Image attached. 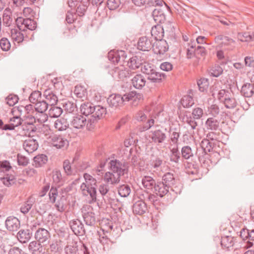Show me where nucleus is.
I'll return each mask as SVG.
<instances>
[{"label":"nucleus","mask_w":254,"mask_h":254,"mask_svg":"<svg viewBox=\"0 0 254 254\" xmlns=\"http://www.w3.org/2000/svg\"><path fill=\"white\" fill-rule=\"evenodd\" d=\"M48 103L45 100H40L35 104V110L39 113H44L48 108Z\"/></svg>","instance_id":"obj_47"},{"label":"nucleus","mask_w":254,"mask_h":254,"mask_svg":"<svg viewBox=\"0 0 254 254\" xmlns=\"http://www.w3.org/2000/svg\"><path fill=\"white\" fill-rule=\"evenodd\" d=\"M12 12L9 8H6L4 9L2 14L3 25L8 27L9 26L12 22Z\"/></svg>","instance_id":"obj_36"},{"label":"nucleus","mask_w":254,"mask_h":254,"mask_svg":"<svg viewBox=\"0 0 254 254\" xmlns=\"http://www.w3.org/2000/svg\"><path fill=\"white\" fill-rule=\"evenodd\" d=\"M146 137L151 139V142L156 144H161L164 142L167 138L166 133L160 129H152L146 134Z\"/></svg>","instance_id":"obj_4"},{"label":"nucleus","mask_w":254,"mask_h":254,"mask_svg":"<svg viewBox=\"0 0 254 254\" xmlns=\"http://www.w3.org/2000/svg\"><path fill=\"white\" fill-rule=\"evenodd\" d=\"M209 114L211 115L214 118L219 114L220 109L218 105L213 104L211 105L208 110Z\"/></svg>","instance_id":"obj_64"},{"label":"nucleus","mask_w":254,"mask_h":254,"mask_svg":"<svg viewBox=\"0 0 254 254\" xmlns=\"http://www.w3.org/2000/svg\"><path fill=\"white\" fill-rule=\"evenodd\" d=\"M17 23L18 24L21 23V25H19V26L22 27V31H25L26 29L33 30L37 27L36 22L34 20L29 18L23 19L19 17L17 19Z\"/></svg>","instance_id":"obj_12"},{"label":"nucleus","mask_w":254,"mask_h":254,"mask_svg":"<svg viewBox=\"0 0 254 254\" xmlns=\"http://www.w3.org/2000/svg\"><path fill=\"white\" fill-rule=\"evenodd\" d=\"M141 183L143 187L148 190L153 189L156 185L155 180L152 177L148 176L143 177Z\"/></svg>","instance_id":"obj_33"},{"label":"nucleus","mask_w":254,"mask_h":254,"mask_svg":"<svg viewBox=\"0 0 254 254\" xmlns=\"http://www.w3.org/2000/svg\"><path fill=\"white\" fill-rule=\"evenodd\" d=\"M142 94L137 93L136 91H131L125 94L123 96L120 95H112L108 99L109 107L112 110H115L121 107L125 101H132L134 106L137 105L138 102L142 100Z\"/></svg>","instance_id":"obj_1"},{"label":"nucleus","mask_w":254,"mask_h":254,"mask_svg":"<svg viewBox=\"0 0 254 254\" xmlns=\"http://www.w3.org/2000/svg\"><path fill=\"white\" fill-rule=\"evenodd\" d=\"M51 108L49 110V115L51 118H58L63 113V109L59 107L50 106Z\"/></svg>","instance_id":"obj_49"},{"label":"nucleus","mask_w":254,"mask_h":254,"mask_svg":"<svg viewBox=\"0 0 254 254\" xmlns=\"http://www.w3.org/2000/svg\"><path fill=\"white\" fill-rule=\"evenodd\" d=\"M153 51L154 54L158 55H163L169 49V46L165 40L156 41L153 45Z\"/></svg>","instance_id":"obj_9"},{"label":"nucleus","mask_w":254,"mask_h":254,"mask_svg":"<svg viewBox=\"0 0 254 254\" xmlns=\"http://www.w3.org/2000/svg\"><path fill=\"white\" fill-rule=\"evenodd\" d=\"M171 140L176 146L178 145L179 138L180 137V132L177 131L176 129H171Z\"/></svg>","instance_id":"obj_61"},{"label":"nucleus","mask_w":254,"mask_h":254,"mask_svg":"<svg viewBox=\"0 0 254 254\" xmlns=\"http://www.w3.org/2000/svg\"><path fill=\"white\" fill-rule=\"evenodd\" d=\"M223 104L227 109H233L238 105V102L232 94L223 103Z\"/></svg>","instance_id":"obj_43"},{"label":"nucleus","mask_w":254,"mask_h":254,"mask_svg":"<svg viewBox=\"0 0 254 254\" xmlns=\"http://www.w3.org/2000/svg\"><path fill=\"white\" fill-rule=\"evenodd\" d=\"M23 147L26 152L31 153L37 149L38 143L36 139L29 138L24 141Z\"/></svg>","instance_id":"obj_15"},{"label":"nucleus","mask_w":254,"mask_h":254,"mask_svg":"<svg viewBox=\"0 0 254 254\" xmlns=\"http://www.w3.org/2000/svg\"><path fill=\"white\" fill-rule=\"evenodd\" d=\"M86 124V119L81 115H77L73 117L71 121V125L77 129L83 128Z\"/></svg>","instance_id":"obj_18"},{"label":"nucleus","mask_w":254,"mask_h":254,"mask_svg":"<svg viewBox=\"0 0 254 254\" xmlns=\"http://www.w3.org/2000/svg\"><path fill=\"white\" fill-rule=\"evenodd\" d=\"M74 93L77 97L79 98L85 97L87 94L86 89L80 85L75 86Z\"/></svg>","instance_id":"obj_55"},{"label":"nucleus","mask_w":254,"mask_h":254,"mask_svg":"<svg viewBox=\"0 0 254 254\" xmlns=\"http://www.w3.org/2000/svg\"><path fill=\"white\" fill-rule=\"evenodd\" d=\"M98 190L105 202L111 203L116 197L115 192L110 190L107 184H101L99 186Z\"/></svg>","instance_id":"obj_6"},{"label":"nucleus","mask_w":254,"mask_h":254,"mask_svg":"<svg viewBox=\"0 0 254 254\" xmlns=\"http://www.w3.org/2000/svg\"><path fill=\"white\" fill-rule=\"evenodd\" d=\"M181 103L184 108H190L194 104V100L191 96L186 95L182 99Z\"/></svg>","instance_id":"obj_53"},{"label":"nucleus","mask_w":254,"mask_h":254,"mask_svg":"<svg viewBox=\"0 0 254 254\" xmlns=\"http://www.w3.org/2000/svg\"><path fill=\"white\" fill-rule=\"evenodd\" d=\"M147 210L146 202L142 200H138L135 202L132 206V211L134 214L139 215L145 213Z\"/></svg>","instance_id":"obj_17"},{"label":"nucleus","mask_w":254,"mask_h":254,"mask_svg":"<svg viewBox=\"0 0 254 254\" xmlns=\"http://www.w3.org/2000/svg\"><path fill=\"white\" fill-rule=\"evenodd\" d=\"M52 144L57 148H61L68 145L67 139L62 136L54 135L51 138Z\"/></svg>","instance_id":"obj_24"},{"label":"nucleus","mask_w":254,"mask_h":254,"mask_svg":"<svg viewBox=\"0 0 254 254\" xmlns=\"http://www.w3.org/2000/svg\"><path fill=\"white\" fill-rule=\"evenodd\" d=\"M55 128L59 131H63L66 130L69 127V124L66 119L64 118H60L57 119L54 122Z\"/></svg>","instance_id":"obj_34"},{"label":"nucleus","mask_w":254,"mask_h":254,"mask_svg":"<svg viewBox=\"0 0 254 254\" xmlns=\"http://www.w3.org/2000/svg\"><path fill=\"white\" fill-rule=\"evenodd\" d=\"M0 46L4 51H7L10 48V43L9 40L6 38H2L0 40Z\"/></svg>","instance_id":"obj_62"},{"label":"nucleus","mask_w":254,"mask_h":254,"mask_svg":"<svg viewBox=\"0 0 254 254\" xmlns=\"http://www.w3.org/2000/svg\"><path fill=\"white\" fill-rule=\"evenodd\" d=\"M197 85L199 90L201 92H204L207 90L208 87V80L206 78H201L197 81Z\"/></svg>","instance_id":"obj_58"},{"label":"nucleus","mask_w":254,"mask_h":254,"mask_svg":"<svg viewBox=\"0 0 254 254\" xmlns=\"http://www.w3.org/2000/svg\"><path fill=\"white\" fill-rule=\"evenodd\" d=\"M153 47L152 41L146 36L139 38L137 42V49L142 51H149Z\"/></svg>","instance_id":"obj_11"},{"label":"nucleus","mask_w":254,"mask_h":254,"mask_svg":"<svg viewBox=\"0 0 254 254\" xmlns=\"http://www.w3.org/2000/svg\"><path fill=\"white\" fill-rule=\"evenodd\" d=\"M195 55L198 58H204L207 55V51L204 47L198 46L195 50Z\"/></svg>","instance_id":"obj_60"},{"label":"nucleus","mask_w":254,"mask_h":254,"mask_svg":"<svg viewBox=\"0 0 254 254\" xmlns=\"http://www.w3.org/2000/svg\"><path fill=\"white\" fill-rule=\"evenodd\" d=\"M58 195V189L56 187H52L49 192V199L51 202L55 203Z\"/></svg>","instance_id":"obj_59"},{"label":"nucleus","mask_w":254,"mask_h":254,"mask_svg":"<svg viewBox=\"0 0 254 254\" xmlns=\"http://www.w3.org/2000/svg\"><path fill=\"white\" fill-rule=\"evenodd\" d=\"M131 80L133 86L136 89H142L146 83L145 78L140 74L134 75Z\"/></svg>","instance_id":"obj_23"},{"label":"nucleus","mask_w":254,"mask_h":254,"mask_svg":"<svg viewBox=\"0 0 254 254\" xmlns=\"http://www.w3.org/2000/svg\"><path fill=\"white\" fill-rule=\"evenodd\" d=\"M84 221L86 225L93 226L95 225L96 219L95 214L92 212H88L83 215Z\"/></svg>","instance_id":"obj_39"},{"label":"nucleus","mask_w":254,"mask_h":254,"mask_svg":"<svg viewBox=\"0 0 254 254\" xmlns=\"http://www.w3.org/2000/svg\"><path fill=\"white\" fill-rule=\"evenodd\" d=\"M233 94L232 92L230 89H220L218 91L217 93H213L212 95L215 96L216 98L222 103Z\"/></svg>","instance_id":"obj_26"},{"label":"nucleus","mask_w":254,"mask_h":254,"mask_svg":"<svg viewBox=\"0 0 254 254\" xmlns=\"http://www.w3.org/2000/svg\"><path fill=\"white\" fill-rule=\"evenodd\" d=\"M241 93L245 97H252L254 95V84L250 83L244 84L242 87Z\"/></svg>","instance_id":"obj_28"},{"label":"nucleus","mask_w":254,"mask_h":254,"mask_svg":"<svg viewBox=\"0 0 254 254\" xmlns=\"http://www.w3.org/2000/svg\"><path fill=\"white\" fill-rule=\"evenodd\" d=\"M28 249L32 254H43L45 251L41 243L37 241L31 242L29 244Z\"/></svg>","instance_id":"obj_22"},{"label":"nucleus","mask_w":254,"mask_h":254,"mask_svg":"<svg viewBox=\"0 0 254 254\" xmlns=\"http://www.w3.org/2000/svg\"><path fill=\"white\" fill-rule=\"evenodd\" d=\"M165 75L163 73L157 72L156 70L147 76V79L153 83H160L165 78Z\"/></svg>","instance_id":"obj_38"},{"label":"nucleus","mask_w":254,"mask_h":254,"mask_svg":"<svg viewBox=\"0 0 254 254\" xmlns=\"http://www.w3.org/2000/svg\"><path fill=\"white\" fill-rule=\"evenodd\" d=\"M98 120V119L91 115L90 118L88 119V121H86V125L87 129L89 130L93 129Z\"/></svg>","instance_id":"obj_63"},{"label":"nucleus","mask_w":254,"mask_h":254,"mask_svg":"<svg viewBox=\"0 0 254 254\" xmlns=\"http://www.w3.org/2000/svg\"><path fill=\"white\" fill-rule=\"evenodd\" d=\"M108 58L111 62L120 65H123L124 63H127L128 60H127V55L124 51H111L109 52Z\"/></svg>","instance_id":"obj_5"},{"label":"nucleus","mask_w":254,"mask_h":254,"mask_svg":"<svg viewBox=\"0 0 254 254\" xmlns=\"http://www.w3.org/2000/svg\"><path fill=\"white\" fill-rule=\"evenodd\" d=\"M147 57L145 55L137 54L129 59L127 62V65L129 68L133 69L138 68L140 66L143 65Z\"/></svg>","instance_id":"obj_7"},{"label":"nucleus","mask_w":254,"mask_h":254,"mask_svg":"<svg viewBox=\"0 0 254 254\" xmlns=\"http://www.w3.org/2000/svg\"><path fill=\"white\" fill-rule=\"evenodd\" d=\"M93 110L92 116L98 120L103 118L107 112L106 109L100 105L94 106Z\"/></svg>","instance_id":"obj_35"},{"label":"nucleus","mask_w":254,"mask_h":254,"mask_svg":"<svg viewBox=\"0 0 254 254\" xmlns=\"http://www.w3.org/2000/svg\"><path fill=\"white\" fill-rule=\"evenodd\" d=\"M52 178L55 183L61 185L63 184L64 181L62 173L59 170H55L52 172Z\"/></svg>","instance_id":"obj_54"},{"label":"nucleus","mask_w":254,"mask_h":254,"mask_svg":"<svg viewBox=\"0 0 254 254\" xmlns=\"http://www.w3.org/2000/svg\"><path fill=\"white\" fill-rule=\"evenodd\" d=\"M34 199L32 197H30L27 201H26L21 207L20 210L22 213L24 214H26L28 213V212L31 208L33 203Z\"/></svg>","instance_id":"obj_52"},{"label":"nucleus","mask_w":254,"mask_h":254,"mask_svg":"<svg viewBox=\"0 0 254 254\" xmlns=\"http://www.w3.org/2000/svg\"><path fill=\"white\" fill-rule=\"evenodd\" d=\"M200 146L201 148V150H199L197 149V151L196 152V155H197L199 160H201V156L198 152L200 151H201L202 154L206 155L208 152H210L212 149V145L211 142L209 141L208 139H203L200 143Z\"/></svg>","instance_id":"obj_21"},{"label":"nucleus","mask_w":254,"mask_h":254,"mask_svg":"<svg viewBox=\"0 0 254 254\" xmlns=\"http://www.w3.org/2000/svg\"><path fill=\"white\" fill-rule=\"evenodd\" d=\"M94 107V106H93V104L91 103L84 102L80 106V111L85 116H88L90 114L92 115Z\"/></svg>","instance_id":"obj_41"},{"label":"nucleus","mask_w":254,"mask_h":254,"mask_svg":"<svg viewBox=\"0 0 254 254\" xmlns=\"http://www.w3.org/2000/svg\"><path fill=\"white\" fill-rule=\"evenodd\" d=\"M48 157L45 154H39L33 158V166L39 168L44 166L48 162Z\"/></svg>","instance_id":"obj_30"},{"label":"nucleus","mask_w":254,"mask_h":254,"mask_svg":"<svg viewBox=\"0 0 254 254\" xmlns=\"http://www.w3.org/2000/svg\"><path fill=\"white\" fill-rule=\"evenodd\" d=\"M111 74L115 78L123 79L129 76L130 73L128 69L123 65H119L115 67L111 71Z\"/></svg>","instance_id":"obj_8"},{"label":"nucleus","mask_w":254,"mask_h":254,"mask_svg":"<svg viewBox=\"0 0 254 254\" xmlns=\"http://www.w3.org/2000/svg\"><path fill=\"white\" fill-rule=\"evenodd\" d=\"M18 28L12 29L11 30V37L14 42L17 43L22 42L24 40L23 34L21 32L22 30V27L17 24Z\"/></svg>","instance_id":"obj_27"},{"label":"nucleus","mask_w":254,"mask_h":254,"mask_svg":"<svg viewBox=\"0 0 254 254\" xmlns=\"http://www.w3.org/2000/svg\"><path fill=\"white\" fill-rule=\"evenodd\" d=\"M71 229L76 235L83 236L85 233V230L83 224L78 219L72 220L69 222Z\"/></svg>","instance_id":"obj_10"},{"label":"nucleus","mask_w":254,"mask_h":254,"mask_svg":"<svg viewBox=\"0 0 254 254\" xmlns=\"http://www.w3.org/2000/svg\"><path fill=\"white\" fill-rule=\"evenodd\" d=\"M85 182L81 184H85L88 187H92V188H96L97 181L92 176L88 173H85L83 175Z\"/></svg>","instance_id":"obj_46"},{"label":"nucleus","mask_w":254,"mask_h":254,"mask_svg":"<svg viewBox=\"0 0 254 254\" xmlns=\"http://www.w3.org/2000/svg\"><path fill=\"white\" fill-rule=\"evenodd\" d=\"M238 39L243 42H250L254 41V33H252L251 34L249 32L239 33L238 34Z\"/></svg>","instance_id":"obj_44"},{"label":"nucleus","mask_w":254,"mask_h":254,"mask_svg":"<svg viewBox=\"0 0 254 254\" xmlns=\"http://www.w3.org/2000/svg\"><path fill=\"white\" fill-rule=\"evenodd\" d=\"M119 194L123 197L128 196L131 191L130 186L127 184L122 185L118 188Z\"/></svg>","instance_id":"obj_42"},{"label":"nucleus","mask_w":254,"mask_h":254,"mask_svg":"<svg viewBox=\"0 0 254 254\" xmlns=\"http://www.w3.org/2000/svg\"><path fill=\"white\" fill-rule=\"evenodd\" d=\"M5 225L6 229L10 231H16L20 226V223L18 218L14 216L8 217L5 221Z\"/></svg>","instance_id":"obj_13"},{"label":"nucleus","mask_w":254,"mask_h":254,"mask_svg":"<svg viewBox=\"0 0 254 254\" xmlns=\"http://www.w3.org/2000/svg\"><path fill=\"white\" fill-rule=\"evenodd\" d=\"M80 190L83 195H89L92 202H95L96 201V188L88 187L85 184H81L80 186Z\"/></svg>","instance_id":"obj_14"},{"label":"nucleus","mask_w":254,"mask_h":254,"mask_svg":"<svg viewBox=\"0 0 254 254\" xmlns=\"http://www.w3.org/2000/svg\"><path fill=\"white\" fill-rule=\"evenodd\" d=\"M170 187L162 182L156 183L154 188L155 193L160 197H162L168 193Z\"/></svg>","instance_id":"obj_19"},{"label":"nucleus","mask_w":254,"mask_h":254,"mask_svg":"<svg viewBox=\"0 0 254 254\" xmlns=\"http://www.w3.org/2000/svg\"><path fill=\"white\" fill-rule=\"evenodd\" d=\"M154 20L156 23H164L166 16L162 7L155 8L152 13Z\"/></svg>","instance_id":"obj_20"},{"label":"nucleus","mask_w":254,"mask_h":254,"mask_svg":"<svg viewBox=\"0 0 254 254\" xmlns=\"http://www.w3.org/2000/svg\"><path fill=\"white\" fill-rule=\"evenodd\" d=\"M234 238L232 236H225L221 238V245L222 247L229 249L234 244Z\"/></svg>","instance_id":"obj_40"},{"label":"nucleus","mask_w":254,"mask_h":254,"mask_svg":"<svg viewBox=\"0 0 254 254\" xmlns=\"http://www.w3.org/2000/svg\"><path fill=\"white\" fill-rule=\"evenodd\" d=\"M205 126L207 129L217 130L220 128V122L215 118L211 117L207 119Z\"/></svg>","instance_id":"obj_31"},{"label":"nucleus","mask_w":254,"mask_h":254,"mask_svg":"<svg viewBox=\"0 0 254 254\" xmlns=\"http://www.w3.org/2000/svg\"><path fill=\"white\" fill-rule=\"evenodd\" d=\"M195 120L196 119H194L193 117H191L190 114H186L183 118V122L190 126L192 129H194L197 125Z\"/></svg>","instance_id":"obj_48"},{"label":"nucleus","mask_w":254,"mask_h":254,"mask_svg":"<svg viewBox=\"0 0 254 254\" xmlns=\"http://www.w3.org/2000/svg\"><path fill=\"white\" fill-rule=\"evenodd\" d=\"M63 107L64 110L68 113H72L76 110V105L70 101H65L63 103Z\"/></svg>","instance_id":"obj_57"},{"label":"nucleus","mask_w":254,"mask_h":254,"mask_svg":"<svg viewBox=\"0 0 254 254\" xmlns=\"http://www.w3.org/2000/svg\"><path fill=\"white\" fill-rule=\"evenodd\" d=\"M40 223H34L32 226V230H35V239L41 243L48 242L51 238L50 233L48 230L40 227Z\"/></svg>","instance_id":"obj_3"},{"label":"nucleus","mask_w":254,"mask_h":254,"mask_svg":"<svg viewBox=\"0 0 254 254\" xmlns=\"http://www.w3.org/2000/svg\"><path fill=\"white\" fill-rule=\"evenodd\" d=\"M121 176L112 172H106L104 177V180L107 184L116 185L120 181Z\"/></svg>","instance_id":"obj_25"},{"label":"nucleus","mask_w":254,"mask_h":254,"mask_svg":"<svg viewBox=\"0 0 254 254\" xmlns=\"http://www.w3.org/2000/svg\"><path fill=\"white\" fill-rule=\"evenodd\" d=\"M164 33V27L159 24L153 26L151 31V35L156 41L162 40Z\"/></svg>","instance_id":"obj_29"},{"label":"nucleus","mask_w":254,"mask_h":254,"mask_svg":"<svg viewBox=\"0 0 254 254\" xmlns=\"http://www.w3.org/2000/svg\"><path fill=\"white\" fill-rule=\"evenodd\" d=\"M182 156L185 159H189L193 157V153L191 148L189 146H185L181 149Z\"/></svg>","instance_id":"obj_51"},{"label":"nucleus","mask_w":254,"mask_h":254,"mask_svg":"<svg viewBox=\"0 0 254 254\" xmlns=\"http://www.w3.org/2000/svg\"><path fill=\"white\" fill-rule=\"evenodd\" d=\"M162 182L171 188L176 183V180L173 173L168 172L165 173L162 177Z\"/></svg>","instance_id":"obj_37"},{"label":"nucleus","mask_w":254,"mask_h":254,"mask_svg":"<svg viewBox=\"0 0 254 254\" xmlns=\"http://www.w3.org/2000/svg\"><path fill=\"white\" fill-rule=\"evenodd\" d=\"M29 100L32 104H36L38 102L41 100V93L39 91H35L30 94Z\"/></svg>","instance_id":"obj_56"},{"label":"nucleus","mask_w":254,"mask_h":254,"mask_svg":"<svg viewBox=\"0 0 254 254\" xmlns=\"http://www.w3.org/2000/svg\"><path fill=\"white\" fill-rule=\"evenodd\" d=\"M155 70L154 66L145 62L141 67V70L142 73L148 76H149Z\"/></svg>","instance_id":"obj_50"},{"label":"nucleus","mask_w":254,"mask_h":254,"mask_svg":"<svg viewBox=\"0 0 254 254\" xmlns=\"http://www.w3.org/2000/svg\"><path fill=\"white\" fill-rule=\"evenodd\" d=\"M108 167L112 172L121 177L128 173V166L125 162H122L117 159L111 160L109 162Z\"/></svg>","instance_id":"obj_2"},{"label":"nucleus","mask_w":254,"mask_h":254,"mask_svg":"<svg viewBox=\"0 0 254 254\" xmlns=\"http://www.w3.org/2000/svg\"><path fill=\"white\" fill-rule=\"evenodd\" d=\"M171 154L170 156V161L171 162L178 163L180 159V153L179 151L178 145L172 148L170 150Z\"/></svg>","instance_id":"obj_45"},{"label":"nucleus","mask_w":254,"mask_h":254,"mask_svg":"<svg viewBox=\"0 0 254 254\" xmlns=\"http://www.w3.org/2000/svg\"><path fill=\"white\" fill-rule=\"evenodd\" d=\"M32 234L28 229L20 230L17 234V237L20 242L25 243L31 238Z\"/></svg>","instance_id":"obj_32"},{"label":"nucleus","mask_w":254,"mask_h":254,"mask_svg":"<svg viewBox=\"0 0 254 254\" xmlns=\"http://www.w3.org/2000/svg\"><path fill=\"white\" fill-rule=\"evenodd\" d=\"M45 100L49 106H53L57 104L58 98L55 92L51 89H47L44 92Z\"/></svg>","instance_id":"obj_16"}]
</instances>
